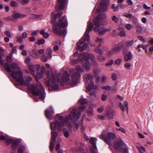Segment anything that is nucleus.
<instances>
[{"label":"nucleus","instance_id":"nucleus-63","mask_svg":"<svg viewBox=\"0 0 153 153\" xmlns=\"http://www.w3.org/2000/svg\"><path fill=\"white\" fill-rule=\"evenodd\" d=\"M95 51L97 53H102V51L99 48V47H98L96 49Z\"/></svg>","mask_w":153,"mask_h":153},{"label":"nucleus","instance_id":"nucleus-7","mask_svg":"<svg viewBox=\"0 0 153 153\" xmlns=\"http://www.w3.org/2000/svg\"><path fill=\"white\" fill-rule=\"evenodd\" d=\"M102 15L99 14L94 21V25L96 26L94 28V30L95 32H98L101 35L105 34L106 32L110 31L109 29H106L104 28H99L98 26L102 23Z\"/></svg>","mask_w":153,"mask_h":153},{"label":"nucleus","instance_id":"nucleus-2","mask_svg":"<svg viewBox=\"0 0 153 153\" xmlns=\"http://www.w3.org/2000/svg\"><path fill=\"white\" fill-rule=\"evenodd\" d=\"M61 73H54L52 70L49 71L45 79V84L52 88L53 90H57L59 87L57 82L61 83L68 82L70 79V77L68 72L65 71L62 74L60 79Z\"/></svg>","mask_w":153,"mask_h":153},{"label":"nucleus","instance_id":"nucleus-25","mask_svg":"<svg viewBox=\"0 0 153 153\" xmlns=\"http://www.w3.org/2000/svg\"><path fill=\"white\" fill-rule=\"evenodd\" d=\"M97 139L94 137H91L90 139V142L93 146V149H97V147L96 145V143L97 142Z\"/></svg>","mask_w":153,"mask_h":153},{"label":"nucleus","instance_id":"nucleus-28","mask_svg":"<svg viewBox=\"0 0 153 153\" xmlns=\"http://www.w3.org/2000/svg\"><path fill=\"white\" fill-rule=\"evenodd\" d=\"M132 55L131 52H129L125 55L124 58L125 61H127L132 59Z\"/></svg>","mask_w":153,"mask_h":153},{"label":"nucleus","instance_id":"nucleus-4","mask_svg":"<svg viewBox=\"0 0 153 153\" xmlns=\"http://www.w3.org/2000/svg\"><path fill=\"white\" fill-rule=\"evenodd\" d=\"M62 14L61 12L55 15L52 13V22L54 25L53 27L54 32L58 36L63 35L64 37L66 35V32L63 28L67 26L68 23L65 16L61 17Z\"/></svg>","mask_w":153,"mask_h":153},{"label":"nucleus","instance_id":"nucleus-43","mask_svg":"<svg viewBox=\"0 0 153 153\" xmlns=\"http://www.w3.org/2000/svg\"><path fill=\"white\" fill-rule=\"evenodd\" d=\"M107 77L105 76H103L101 79V82L102 84H103L107 81Z\"/></svg>","mask_w":153,"mask_h":153},{"label":"nucleus","instance_id":"nucleus-31","mask_svg":"<svg viewBox=\"0 0 153 153\" xmlns=\"http://www.w3.org/2000/svg\"><path fill=\"white\" fill-rule=\"evenodd\" d=\"M40 34L43 35L44 38H48L49 36V34L47 32H45L44 30H42L40 32Z\"/></svg>","mask_w":153,"mask_h":153},{"label":"nucleus","instance_id":"nucleus-27","mask_svg":"<svg viewBox=\"0 0 153 153\" xmlns=\"http://www.w3.org/2000/svg\"><path fill=\"white\" fill-rule=\"evenodd\" d=\"M10 67L11 70H17L18 69H20L19 67L18 64L14 62L10 64Z\"/></svg>","mask_w":153,"mask_h":153},{"label":"nucleus","instance_id":"nucleus-32","mask_svg":"<svg viewBox=\"0 0 153 153\" xmlns=\"http://www.w3.org/2000/svg\"><path fill=\"white\" fill-rule=\"evenodd\" d=\"M45 114L48 118V119H52L53 116L51 114L48 110L47 109L45 110Z\"/></svg>","mask_w":153,"mask_h":153},{"label":"nucleus","instance_id":"nucleus-47","mask_svg":"<svg viewBox=\"0 0 153 153\" xmlns=\"http://www.w3.org/2000/svg\"><path fill=\"white\" fill-rule=\"evenodd\" d=\"M122 62V59H116L115 62L116 64L117 65H119Z\"/></svg>","mask_w":153,"mask_h":153},{"label":"nucleus","instance_id":"nucleus-14","mask_svg":"<svg viewBox=\"0 0 153 153\" xmlns=\"http://www.w3.org/2000/svg\"><path fill=\"white\" fill-rule=\"evenodd\" d=\"M83 146V145L82 144L76 142L74 146L71 148V149L72 151L74 153H79L80 152L81 153H85L83 151V149L82 148Z\"/></svg>","mask_w":153,"mask_h":153},{"label":"nucleus","instance_id":"nucleus-6","mask_svg":"<svg viewBox=\"0 0 153 153\" xmlns=\"http://www.w3.org/2000/svg\"><path fill=\"white\" fill-rule=\"evenodd\" d=\"M92 75L91 74H86L84 76V80L85 82L86 88L90 92V94L91 96H95L96 93L95 91H91L92 89L95 88L94 83L92 81Z\"/></svg>","mask_w":153,"mask_h":153},{"label":"nucleus","instance_id":"nucleus-44","mask_svg":"<svg viewBox=\"0 0 153 153\" xmlns=\"http://www.w3.org/2000/svg\"><path fill=\"white\" fill-rule=\"evenodd\" d=\"M41 59L42 61L44 62H46L47 61L48 58L45 54H43L42 56Z\"/></svg>","mask_w":153,"mask_h":153},{"label":"nucleus","instance_id":"nucleus-26","mask_svg":"<svg viewBox=\"0 0 153 153\" xmlns=\"http://www.w3.org/2000/svg\"><path fill=\"white\" fill-rule=\"evenodd\" d=\"M118 30L120 31L119 35L120 36L124 37L126 36V31L123 27H120L118 28Z\"/></svg>","mask_w":153,"mask_h":153},{"label":"nucleus","instance_id":"nucleus-54","mask_svg":"<svg viewBox=\"0 0 153 153\" xmlns=\"http://www.w3.org/2000/svg\"><path fill=\"white\" fill-rule=\"evenodd\" d=\"M103 40L102 39L97 38L96 40V42L99 43L100 44H101Z\"/></svg>","mask_w":153,"mask_h":153},{"label":"nucleus","instance_id":"nucleus-48","mask_svg":"<svg viewBox=\"0 0 153 153\" xmlns=\"http://www.w3.org/2000/svg\"><path fill=\"white\" fill-rule=\"evenodd\" d=\"M94 73L95 75H97L100 73V71L99 69L96 68L94 69Z\"/></svg>","mask_w":153,"mask_h":153},{"label":"nucleus","instance_id":"nucleus-9","mask_svg":"<svg viewBox=\"0 0 153 153\" xmlns=\"http://www.w3.org/2000/svg\"><path fill=\"white\" fill-rule=\"evenodd\" d=\"M114 148L120 151L122 153H127V149L123 140L120 138H116L112 143Z\"/></svg>","mask_w":153,"mask_h":153},{"label":"nucleus","instance_id":"nucleus-61","mask_svg":"<svg viewBox=\"0 0 153 153\" xmlns=\"http://www.w3.org/2000/svg\"><path fill=\"white\" fill-rule=\"evenodd\" d=\"M45 52V50L44 49H41L38 50V53L39 54H43Z\"/></svg>","mask_w":153,"mask_h":153},{"label":"nucleus","instance_id":"nucleus-58","mask_svg":"<svg viewBox=\"0 0 153 153\" xmlns=\"http://www.w3.org/2000/svg\"><path fill=\"white\" fill-rule=\"evenodd\" d=\"M31 61V58L28 57H27L25 60V62L26 63H28Z\"/></svg>","mask_w":153,"mask_h":153},{"label":"nucleus","instance_id":"nucleus-60","mask_svg":"<svg viewBox=\"0 0 153 153\" xmlns=\"http://www.w3.org/2000/svg\"><path fill=\"white\" fill-rule=\"evenodd\" d=\"M88 45L87 44H85L82 47V49H81V52L82 51L84 50L87 48Z\"/></svg>","mask_w":153,"mask_h":153},{"label":"nucleus","instance_id":"nucleus-23","mask_svg":"<svg viewBox=\"0 0 153 153\" xmlns=\"http://www.w3.org/2000/svg\"><path fill=\"white\" fill-rule=\"evenodd\" d=\"M19 143V141L17 140H15L13 141L11 145V148L12 150V152L13 153H14L16 152V149L17 148L18 144Z\"/></svg>","mask_w":153,"mask_h":153},{"label":"nucleus","instance_id":"nucleus-37","mask_svg":"<svg viewBox=\"0 0 153 153\" xmlns=\"http://www.w3.org/2000/svg\"><path fill=\"white\" fill-rule=\"evenodd\" d=\"M111 19L113 22L116 23H117L119 20L118 18L115 15L113 16L111 18Z\"/></svg>","mask_w":153,"mask_h":153},{"label":"nucleus","instance_id":"nucleus-33","mask_svg":"<svg viewBox=\"0 0 153 153\" xmlns=\"http://www.w3.org/2000/svg\"><path fill=\"white\" fill-rule=\"evenodd\" d=\"M44 73V70H43L41 71L40 72H37V77L36 78V79L37 80V78L40 79L43 77V74Z\"/></svg>","mask_w":153,"mask_h":153},{"label":"nucleus","instance_id":"nucleus-35","mask_svg":"<svg viewBox=\"0 0 153 153\" xmlns=\"http://www.w3.org/2000/svg\"><path fill=\"white\" fill-rule=\"evenodd\" d=\"M137 148L138 150L140 153H143L146 151L145 149L143 146H140V147H139L138 146H137Z\"/></svg>","mask_w":153,"mask_h":153},{"label":"nucleus","instance_id":"nucleus-46","mask_svg":"<svg viewBox=\"0 0 153 153\" xmlns=\"http://www.w3.org/2000/svg\"><path fill=\"white\" fill-rule=\"evenodd\" d=\"M10 4L12 7H15L17 5V3L16 1H12L10 2Z\"/></svg>","mask_w":153,"mask_h":153},{"label":"nucleus","instance_id":"nucleus-51","mask_svg":"<svg viewBox=\"0 0 153 153\" xmlns=\"http://www.w3.org/2000/svg\"><path fill=\"white\" fill-rule=\"evenodd\" d=\"M102 88L106 90H110L111 88V86H110L106 85V86H102Z\"/></svg>","mask_w":153,"mask_h":153},{"label":"nucleus","instance_id":"nucleus-8","mask_svg":"<svg viewBox=\"0 0 153 153\" xmlns=\"http://www.w3.org/2000/svg\"><path fill=\"white\" fill-rule=\"evenodd\" d=\"M99 137L100 139H103L109 146L112 145L114 140L116 138V136L114 133L108 132L107 130L104 131L99 135Z\"/></svg>","mask_w":153,"mask_h":153},{"label":"nucleus","instance_id":"nucleus-55","mask_svg":"<svg viewBox=\"0 0 153 153\" xmlns=\"http://www.w3.org/2000/svg\"><path fill=\"white\" fill-rule=\"evenodd\" d=\"M113 63V60L112 59L111 60L107 62L106 64V65H112Z\"/></svg>","mask_w":153,"mask_h":153},{"label":"nucleus","instance_id":"nucleus-11","mask_svg":"<svg viewBox=\"0 0 153 153\" xmlns=\"http://www.w3.org/2000/svg\"><path fill=\"white\" fill-rule=\"evenodd\" d=\"M88 22V24L87 26L86 30L83 36L79 40V43L80 44H83L86 41H89L90 40V36L88 33L93 28V25L89 21Z\"/></svg>","mask_w":153,"mask_h":153},{"label":"nucleus","instance_id":"nucleus-19","mask_svg":"<svg viewBox=\"0 0 153 153\" xmlns=\"http://www.w3.org/2000/svg\"><path fill=\"white\" fill-rule=\"evenodd\" d=\"M66 1V0H58V4L56 5V10L58 11L62 10L65 7L64 4Z\"/></svg>","mask_w":153,"mask_h":153},{"label":"nucleus","instance_id":"nucleus-17","mask_svg":"<svg viewBox=\"0 0 153 153\" xmlns=\"http://www.w3.org/2000/svg\"><path fill=\"white\" fill-rule=\"evenodd\" d=\"M40 66L39 65H33V64L30 65L28 66V68L30 72L33 75H35V71H39Z\"/></svg>","mask_w":153,"mask_h":153},{"label":"nucleus","instance_id":"nucleus-42","mask_svg":"<svg viewBox=\"0 0 153 153\" xmlns=\"http://www.w3.org/2000/svg\"><path fill=\"white\" fill-rule=\"evenodd\" d=\"M125 27L128 30H130L133 28V26L130 24H127L125 25Z\"/></svg>","mask_w":153,"mask_h":153},{"label":"nucleus","instance_id":"nucleus-40","mask_svg":"<svg viewBox=\"0 0 153 153\" xmlns=\"http://www.w3.org/2000/svg\"><path fill=\"white\" fill-rule=\"evenodd\" d=\"M13 140L11 138L9 137L8 136L7 137V139H6L5 142L7 143V144H9L11 142H12Z\"/></svg>","mask_w":153,"mask_h":153},{"label":"nucleus","instance_id":"nucleus-34","mask_svg":"<svg viewBox=\"0 0 153 153\" xmlns=\"http://www.w3.org/2000/svg\"><path fill=\"white\" fill-rule=\"evenodd\" d=\"M25 149V146L23 145H20L19 148L18 149V153H24V151Z\"/></svg>","mask_w":153,"mask_h":153},{"label":"nucleus","instance_id":"nucleus-57","mask_svg":"<svg viewBox=\"0 0 153 153\" xmlns=\"http://www.w3.org/2000/svg\"><path fill=\"white\" fill-rule=\"evenodd\" d=\"M27 33L25 32H23L22 34V37L23 38L25 39L27 37Z\"/></svg>","mask_w":153,"mask_h":153},{"label":"nucleus","instance_id":"nucleus-22","mask_svg":"<svg viewBox=\"0 0 153 153\" xmlns=\"http://www.w3.org/2000/svg\"><path fill=\"white\" fill-rule=\"evenodd\" d=\"M119 106L121 110L123 111H125V109H126L127 112L128 111V103L127 101H125L123 103V105L121 103H119Z\"/></svg>","mask_w":153,"mask_h":153},{"label":"nucleus","instance_id":"nucleus-30","mask_svg":"<svg viewBox=\"0 0 153 153\" xmlns=\"http://www.w3.org/2000/svg\"><path fill=\"white\" fill-rule=\"evenodd\" d=\"M30 54L32 57L34 58H38L39 56V55L37 52L34 50H33L32 52L30 53Z\"/></svg>","mask_w":153,"mask_h":153},{"label":"nucleus","instance_id":"nucleus-38","mask_svg":"<svg viewBox=\"0 0 153 153\" xmlns=\"http://www.w3.org/2000/svg\"><path fill=\"white\" fill-rule=\"evenodd\" d=\"M143 28L141 26L139 25H137L136 26V31L138 33H141L142 32Z\"/></svg>","mask_w":153,"mask_h":153},{"label":"nucleus","instance_id":"nucleus-59","mask_svg":"<svg viewBox=\"0 0 153 153\" xmlns=\"http://www.w3.org/2000/svg\"><path fill=\"white\" fill-rule=\"evenodd\" d=\"M138 39H139L141 41L143 42H145V40L144 39L143 36H139L138 37Z\"/></svg>","mask_w":153,"mask_h":153},{"label":"nucleus","instance_id":"nucleus-21","mask_svg":"<svg viewBox=\"0 0 153 153\" xmlns=\"http://www.w3.org/2000/svg\"><path fill=\"white\" fill-rule=\"evenodd\" d=\"M87 101L85 99L83 98H81L79 101V103L81 104L79 106V110L81 111H83L85 110V107L84 104L86 103Z\"/></svg>","mask_w":153,"mask_h":153},{"label":"nucleus","instance_id":"nucleus-36","mask_svg":"<svg viewBox=\"0 0 153 153\" xmlns=\"http://www.w3.org/2000/svg\"><path fill=\"white\" fill-rule=\"evenodd\" d=\"M134 44V42L133 40L127 41L125 42V45L128 47H130L132 46Z\"/></svg>","mask_w":153,"mask_h":153},{"label":"nucleus","instance_id":"nucleus-1","mask_svg":"<svg viewBox=\"0 0 153 153\" xmlns=\"http://www.w3.org/2000/svg\"><path fill=\"white\" fill-rule=\"evenodd\" d=\"M0 64L3 66L6 70L17 82L19 85L28 86V89L31 91L34 96L39 95L40 99L43 101L45 97V89L42 85L38 83L37 85L30 84L32 78L30 76L23 77V73L20 69L16 70H11L9 65L7 63H4L0 55Z\"/></svg>","mask_w":153,"mask_h":153},{"label":"nucleus","instance_id":"nucleus-41","mask_svg":"<svg viewBox=\"0 0 153 153\" xmlns=\"http://www.w3.org/2000/svg\"><path fill=\"white\" fill-rule=\"evenodd\" d=\"M123 16L126 18H128L130 19L132 18L133 16L130 13H125L123 14Z\"/></svg>","mask_w":153,"mask_h":153},{"label":"nucleus","instance_id":"nucleus-39","mask_svg":"<svg viewBox=\"0 0 153 153\" xmlns=\"http://www.w3.org/2000/svg\"><path fill=\"white\" fill-rule=\"evenodd\" d=\"M45 40L43 39H41L37 41L36 44L38 45H41L45 43Z\"/></svg>","mask_w":153,"mask_h":153},{"label":"nucleus","instance_id":"nucleus-52","mask_svg":"<svg viewBox=\"0 0 153 153\" xmlns=\"http://www.w3.org/2000/svg\"><path fill=\"white\" fill-rule=\"evenodd\" d=\"M87 113L90 116H92L93 114V110L92 109V108H89V110H88Z\"/></svg>","mask_w":153,"mask_h":153},{"label":"nucleus","instance_id":"nucleus-18","mask_svg":"<svg viewBox=\"0 0 153 153\" xmlns=\"http://www.w3.org/2000/svg\"><path fill=\"white\" fill-rule=\"evenodd\" d=\"M88 58L85 60L84 57H83L82 61H81V63L82 66L85 68L86 71H89L90 70L91 68V65L89 62L87 60L88 59H90L88 56H87Z\"/></svg>","mask_w":153,"mask_h":153},{"label":"nucleus","instance_id":"nucleus-12","mask_svg":"<svg viewBox=\"0 0 153 153\" xmlns=\"http://www.w3.org/2000/svg\"><path fill=\"white\" fill-rule=\"evenodd\" d=\"M102 0V2H100V7H97V4L94 8V9H96V12L97 13L105 11L107 9V7L109 4V0Z\"/></svg>","mask_w":153,"mask_h":153},{"label":"nucleus","instance_id":"nucleus-15","mask_svg":"<svg viewBox=\"0 0 153 153\" xmlns=\"http://www.w3.org/2000/svg\"><path fill=\"white\" fill-rule=\"evenodd\" d=\"M121 48L120 45L117 44L114 46L110 51L107 53L108 56L113 55L119 53Z\"/></svg>","mask_w":153,"mask_h":153},{"label":"nucleus","instance_id":"nucleus-62","mask_svg":"<svg viewBox=\"0 0 153 153\" xmlns=\"http://www.w3.org/2000/svg\"><path fill=\"white\" fill-rule=\"evenodd\" d=\"M4 33L8 37H11L10 33L9 31H7L4 32Z\"/></svg>","mask_w":153,"mask_h":153},{"label":"nucleus","instance_id":"nucleus-24","mask_svg":"<svg viewBox=\"0 0 153 153\" xmlns=\"http://www.w3.org/2000/svg\"><path fill=\"white\" fill-rule=\"evenodd\" d=\"M105 115L108 117L112 118L113 116V113L111 108L109 107L107 108L106 113Z\"/></svg>","mask_w":153,"mask_h":153},{"label":"nucleus","instance_id":"nucleus-45","mask_svg":"<svg viewBox=\"0 0 153 153\" xmlns=\"http://www.w3.org/2000/svg\"><path fill=\"white\" fill-rule=\"evenodd\" d=\"M98 59L101 62L104 61L105 60V58L102 55L99 56L98 57Z\"/></svg>","mask_w":153,"mask_h":153},{"label":"nucleus","instance_id":"nucleus-3","mask_svg":"<svg viewBox=\"0 0 153 153\" xmlns=\"http://www.w3.org/2000/svg\"><path fill=\"white\" fill-rule=\"evenodd\" d=\"M57 118V120L51 123V129L53 130L56 129L59 131H61L63 130L64 136L66 138H69V132L65 128V127L66 125L68 128L71 130V123L72 122L73 120L71 116L70 115L67 116L65 119L63 117L58 116Z\"/></svg>","mask_w":153,"mask_h":153},{"label":"nucleus","instance_id":"nucleus-50","mask_svg":"<svg viewBox=\"0 0 153 153\" xmlns=\"http://www.w3.org/2000/svg\"><path fill=\"white\" fill-rule=\"evenodd\" d=\"M6 60L8 62H11L12 61V59L11 57L9 56L6 57Z\"/></svg>","mask_w":153,"mask_h":153},{"label":"nucleus","instance_id":"nucleus-53","mask_svg":"<svg viewBox=\"0 0 153 153\" xmlns=\"http://www.w3.org/2000/svg\"><path fill=\"white\" fill-rule=\"evenodd\" d=\"M17 41L18 42L21 43L23 41V38L22 37L18 36L17 38Z\"/></svg>","mask_w":153,"mask_h":153},{"label":"nucleus","instance_id":"nucleus-5","mask_svg":"<svg viewBox=\"0 0 153 153\" xmlns=\"http://www.w3.org/2000/svg\"><path fill=\"white\" fill-rule=\"evenodd\" d=\"M84 68L79 65H76L75 67V70L71 68L69 71L71 75V81L70 84L71 85H75L78 82L79 78L80 76V72H83Z\"/></svg>","mask_w":153,"mask_h":153},{"label":"nucleus","instance_id":"nucleus-64","mask_svg":"<svg viewBox=\"0 0 153 153\" xmlns=\"http://www.w3.org/2000/svg\"><path fill=\"white\" fill-rule=\"evenodd\" d=\"M7 137V136L5 137L4 136L1 135L0 136V139L2 140H4L5 141Z\"/></svg>","mask_w":153,"mask_h":153},{"label":"nucleus","instance_id":"nucleus-13","mask_svg":"<svg viewBox=\"0 0 153 153\" xmlns=\"http://www.w3.org/2000/svg\"><path fill=\"white\" fill-rule=\"evenodd\" d=\"M81 114V112L79 110L74 108L73 109L71 114L69 115L71 116L72 118V116L73 117L75 123V126L76 129H78L79 125L78 123H76L75 120L79 118Z\"/></svg>","mask_w":153,"mask_h":153},{"label":"nucleus","instance_id":"nucleus-29","mask_svg":"<svg viewBox=\"0 0 153 153\" xmlns=\"http://www.w3.org/2000/svg\"><path fill=\"white\" fill-rule=\"evenodd\" d=\"M47 56L49 58H51L52 56V50L50 48H48L46 50Z\"/></svg>","mask_w":153,"mask_h":153},{"label":"nucleus","instance_id":"nucleus-20","mask_svg":"<svg viewBox=\"0 0 153 153\" xmlns=\"http://www.w3.org/2000/svg\"><path fill=\"white\" fill-rule=\"evenodd\" d=\"M13 21H16L18 19L24 18L26 16L24 14L17 13H14L12 15Z\"/></svg>","mask_w":153,"mask_h":153},{"label":"nucleus","instance_id":"nucleus-49","mask_svg":"<svg viewBox=\"0 0 153 153\" xmlns=\"http://www.w3.org/2000/svg\"><path fill=\"white\" fill-rule=\"evenodd\" d=\"M131 64L127 63H125L124 64V67L127 69H129L130 67L131 66Z\"/></svg>","mask_w":153,"mask_h":153},{"label":"nucleus","instance_id":"nucleus-56","mask_svg":"<svg viewBox=\"0 0 153 153\" xmlns=\"http://www.w3.org/2000/svg\"><path fill=\"white\" fill-rule=\"evenodd\" d=\"M39 16L37 15L33 14L30 17V19H34L38 18Z\"/></svg>","mask_w":153,"mask_h":153},{"label":"nucleus","instance_id":"nucleus-16","mask_svg":"<svg viewBox=\"0 0 153 153\" xmlns=\"http://www.w3.org/2000/svg\"><path fill=\"white\" fill-rule=\"evenodd\" d=\"M58 133L56 131H52L51 133V140L50 143V149L51 152L53 151L54 142L56 137L57 136Z\"/></svg>","mask_w":153,"mask_h":153},{"label":"nucleus","instance_id":"nucleus-10","mask_svg":"<svg viewBox=\"0 0 153 153\" xmlns=\"http://www.w3.org/2000/svg\"><path fill=\"white\" fill-rule=\"evenodd\" d=\"M87 56H88V57L91 59L92 62L94 63H96L94 55L92 53H85L84 54L81 53L79 54V57L77 59H71V63L72 65H75L78 63V62H81L83 57L84 58V59L85 60L87 59L88 57Z\"/></svg>","mask_w":153,"mask_h":153}]
</instances>
